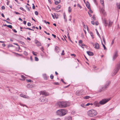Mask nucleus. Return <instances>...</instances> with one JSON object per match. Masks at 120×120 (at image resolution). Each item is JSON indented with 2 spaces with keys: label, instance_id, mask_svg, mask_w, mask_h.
<instances>
[{
  "label": "nucleus",
  "instance_id": "obj_51",
  "mask_svg": "<svg viewBox=\"0 0 120 120\" xmlns=\"http://www.w3.org/2000/svg\"><path fill=\"white\" fill-rule=\"evenodd\" d=\"M44 32L46 34L48 35H50V33H47V32L45 31H44Z\"/></svg>",
  "mask_w": 120,
  "mask_h": 120
},
{
  "label": "nucleus",
  "instance_id": "obj_16",
  "mask_svg": "<svg viewBox=\"0 0 120 120\" xmlns=\"http://www.w3.org/2000/svg\"><path fill=\"white\" fill-rule=\"evenodd\" d=\"M112 22L110 20H109V23L108 24L109 26H111L112 24Z\"/></svg>",
  "mask_w": 120,
  "mask_h": 120
},
{
  "label": "nucleus",
  "instance_id": "obj_5",
  "mask_svg": "<svg viewBox=\"0 0 120 120\" xmlns=\"http://www.w3.org/2000/svg\"><path fill=\"white\" fill-rule=\"evenodd\" d=\"M100 1L101 4L103 6V7L101 9V10L100 11V13H101L104 16H105L106 15V14L105 11V10L104 9V5L103 0H100Z\"/></svg>",
  "mask_w": 120,
  "mask_h": 120
},
{
  "label": "nucleus",
  "instance_id": "obj_36",
  "mask_svg": "<svg viewBox=\"0 0 120 120\" xmlns=\"http://www.w3.org/2000/svg\"><path fill=\"white\" fill-rule=\"evenodd\" d=\"M81 106L82 107H83L84 108H85V107L84 106L85 105L84 103L82 104H81Z\"/></svg>",
  "mask_w": 120,
  "mask_h": 120
},
{
  "label": "nucleus",
  "instance_id": "obj_23",
  "mask_svg": "<svg viewBox=\"0 0 120 120\" xmlns=\"http://www.w3.org/2000/svg\"><path fill=\"white\" fill-rule=\"evenodd\" d=\"M90 97L89 96H87L84 97H83V98L85 99H88Z\"/></svg>",
  "mask_w": 120,
  "mask_h": 120
},
{
  "label": "nucleus",
  "instance_id": "obj_46",
  "mask_svg": "<svg viewBox=\"0 0 120 120\" xmlns=\"http://www.w3.org/2000/svg\"><path fill=\"white\" fill-rule=\"evenodd\" d=\"M64 50H63L62 51V53H61V55H64L65 54V53L64 52Z\"/></svg>",
  "mask_w": 120,
  "mask_h": 120
},
{
  "label": "nucleus",
  "instance_id": "obj_28",
  "mask_svg": "<svg viewBox=\"0 0 120 120\" xmlns=\"http://www.w3.org/2000/svg\"><path fill=\"white\" fill-rule=\"evenodd\" d=\"M95 30L96 31V33H97V35L99 36V37H100V35L99 34V33L98 32L97 30V29H95Z\"/></svg>",
  "mask_w": 120,
  "mask_h": 120
},
{
  "label": "nucleus",
  "instance_id": "obj_11",
  "mask_svg": "<svg viewBox=\"0 0 120 120\" xmlns=\"http://www.w3.org/2000/svg\"><path fill=\"white\" fill-rule=\"evenodd\" d=\"M34 42L35 44H37V46H40L41 45V43L38 40H35Z\"/></svg>",
  "mask_w": 120,
  "mask_h": 120
},
{
  "label": "nucleus",
  "instance_id": "obj_19",
  "mask_svg": "<svg viewBox=\"0 0 120 120\" xmlns=\"http://www.w3.org/2000/svg\"><path fill=\"white\" fill-rule=\"evenodd\" d=\"M65 120H72L71 117V116H69L66 118Z\"/></svg>",
  "mask_w": 120,
  "mask_h": 120
},
{
  "label": "nucleus",
  "instance_id": "obj_31",
  "mask_svg": "<svg viewBox=\"0 0 120 120\" xmlns=\"http://www.w3.org/2000/svg\"><path fill=\"white\" fill-rule=\"evenodd\" d=\"M36 53V52H35L33 51H32V53L33 54V55H34V56H37V54H35V53Z\"/></svg>",
  "mask_w": 120,
  "mask_h": 120
},
{
  "label": "nucleus",
  "instance_id": "obj_33",
  "mask_svg": "<svg viewBox=\"0 0 120 120\" xmlns=\"http://www.w3.org/2000/svg\"><path fill=\"white\" fill-rule=\"evenodd\" d=\"M24 54L25 55H28V53L26 51H24Z\"/></svg>",
  "mask_w": 120,
  "mask_h": 120
},
{
  "label": "nucleus",
  "instance_id": "obj_49",
  "mask_svg": "<svg viewBox=\"0 0 120 120\" xmlns=\"http://www.w3.org/2000/svg\"><path fill=\"white\" fill-rule=\"evenodd\" d=\"M77 6L79 7L81 9L82 8V7L79 4H77Z\"/></svg>",
  "mask_w": 120,
  "mask_h": 120
},
{
  "label": "nucleus",
  "instance_id": "obj_55",
  "mask_svg": "<svg viewBox=\"0 0 120 120\" xmlns=\"http://www.w3.org/2000/svg\"><path fill=\"white\" fill-rule=\"evenodd\" d=\"M98 22L97 21H96L95 22V24L96 25H98Z\"/></svg>",
  "mask_w": 120,
  "mask_h": 120
},
{
  "label": "nucleus",
  "instance_id": "obj_53",
  "mask_svg": "<svg viewBox=\"0 0 120 120\" xmlns=\"http://www.w3.org/2000/svg\"><path fill=\"white\" fill-rule=\"evenodd\" d=\"M82 43V40H80L79 41V44H81Z\"/></svg>",
  "mask_w": 120,
  "mask_h": 120
},
{
  "label": "nucleus",
  "instance_id": "obj_50",
  "mask_svg": "<svg viewBox=\"0 0 120 120\" xmlns=\"http://www.w3.org/2000/svg\"><path fill=\"white\" fill-rule=\"evenodd\" d=\"M54 84L56 85H58L59 84V83L58 82H55L54 83Z\"/></svg>",
  "mask_w": 120,
  "mask_h": 120
},
{
  "label": "nucleus",
  "instance_id": "obj_48",
  "mask_svg": "<svg viewBox=\"0 0 120 120\" xmlns=\"http://www.w3.org/2000/svg\"><path fill=\"white\" fill-rule=\"evenodd\" d=\"M102 40H103L104 42V43L105 44V39L104 37H103V38Z\"/></svg>",
  "mask_w": 120,
  "mask_h": 120
},
{
  "label": "nucleus",
  "instance_id": "obj_8",
  "mask_svg": "<svg viewBox=\"0 0 120 120\" xmlns=\"http://www.w3.org/2000/svg\"><path fill=\"white\" fill-rule=\"evenodd\" d=\"M40 94L43 95L45 96H48L49 95V93L45 90L41 91L40 92Z\"/></svg>",
  "mask_w": 120,
  "mask_h": 120
},
{
  "label": "nucleus",
  "instance_id": "obj_10",
  "mask_svg": "<svg viewBox=\"0 0 120 120\" xmlns=\"http://www.w3.org/2000/svg\"><path fill=\"white\" fill-rule=\"evenodd\" d=\"M118 56V51L117 50H116L115 51L113 55V56L112 57V60H114L116 59Z\"/></svg>",
  "mask_w": 120,
  "mask_h": 120
},
{
  "label": "nucleus",
  "instance_id": "obj_7",
  "mask_svg": "<svg viewBox=\"0 0 120 120\" xmlns=\"http://www.w3.org/2000/svg\"><path fill=\"white\" fill-rule=\"evenodd\" d=\"M110 100V98L103 99L99 102V104L100 105H103L106 103L108 101Z\"/></svg>",
  "mask_w": 120,
  "mask_h": 120
},
{
  "label": "nucleus",
  "instance_id": "obj_15",
  "mask_svg": "<svg viewBox=\"0 0 120 120\" xmlns=\"http://www.w3.org/2000/svg\"><path fill=\"white\" fill-rule=\"evenodd\" d=\"M86 6L87 8L89 9H90V7L89 2L87 1L86 2Z\"/></svg>",
  "mask_w": 120,
  "mask_h": 120
},
{
  "label": "nucleus",
  "instance_id": "obj_47",
  "mask_svg": "<svg viewBox=\"0 0 120 120\" xmlns=\"http://www.w3.org/2000/svg\"><path fill=\"white\" fill-rule=\"evenodd\" d=\"M5 8L4 6H2L1 7V9L2 10H4L5 9Z\"/></svg>",
  "mask_w": 120,
  "mask_h": 120
},
{
  "label": "nucleus",
  "instance_id": "obj_18",
  "mask_svg": "<svg viewBox=\"0 0 120 120\" xmlns=\"http://www.w3.org/2000/svg\"><path fill=\"white\" fill-rule=\"evenodd\" d=\"M55 50L57 52H59V48L57 46H56L55 48Z\"/></svg>",
  "mask_w": 120,
  "mask_h": 120
},
{
  "label": "nucleus",
  "instance_id": "obj_41",
  "mask_svg": "<svg viewBox=\"0 0 120 120\" xmlns=\"http://www.w3.org/2000/svg\"><path fill=\"white\" fill-rule=\"evenodd\" d=\"M68 38L69 40H70V41L71 43H73V42L71 40L70 37H68Z\"/></svg>",
  "mask_w": 120,
  "mask_h": 120
},
{
  "label": "nucleus",
  "instance_id": "obj_26",
  "mask_svg": "<svg viewBox=\"0 0 120 120\" xmlns=\"http://www.w3.org/2000/svg\"><path fill=\"white\" fill-rule=\"evenodd\" d=\"M19 43L22 44L23 45H24L25 44V43L24 42H22V41H19Z\"/></svg>",
  "mask_w": 120,
  "mask_h": 120
},
{
  "label": "nucleus",
  "instance_id": "obj_37",
  "mask_svg": "<svg viewBox=\"0 0 120 120\" xmlns=\"http://www.w3.org/2000/svg\"><path fill=\"white\" fill-rule=\"evenodd\" d=\"M3 21L6 22H7L9 24H11V22H8L7 20H3Z\"/></svg>",
  "mask_w": 120,
  "mask_h": 120
},
{
  "label": "nucleus",
  "instance_id": "obj_25",
  "mask_svg": "<svg viewBox=\"0 0 120 120\" xmlns=\"http://www.w3.org/2000/svg\"><path fill=\"white\" fill-rule=\"evenodd\" d=\"M104 23L105 25V26H106L108 24V22H107V21L105 20V19L104 20Z\"/></svg>",
  "mask_w": 120,
  "mask_h": 120
},
{
  "label": "nucleus",
  "instance_id": "obj_60",
  "mask_svg": "<svg viewBox=\"0 0 120 120\" xmlns=\"http://www.w3.org/2000/svg\"><path fill=\"white\" fill-rule=\"evenodd\" d=\"M30 60L31 61H33V59H32V56H30Z\"/></svg>",
  "mask_w": 120,
  "mask_h": 120
},
{
  "label": "nucleus",
  "instance_id": "obj_35",
  "mask_svg": "<svg viewBox=\"0 0 120 120\" xmlns=\"http://www.w3.org/2000/svg\"><path fill=\"white\" fill-rule=\"evenodd\" d=\"M21 77L23 79V80H25V78H26V77L24 76V75H21Z\"/></svg>",
  "mask_w": 120,
  "mask_h": 120
},
{
  "label": "nucleus",
  "instance_id": "obj_21",
  "mask_svg": "<svg viewBox=\"0 0 120 120\" xmlns=\"http://www.w3.org/2000/svg\"><path fill=\"white\" fill-rule=\"evenodd\" d=\"M101 44H102V45L104 48V49L105 50H107V49L106 48V47H105V45L103 44L102 41H101Z\"/></svg>",
  "mask_w": 120,
  "mask_h": 120
},
{
  "label": "nucleus",
  "instance_id": "obj_59",
  "mask_svg": "<svg viewBox=\"0 0 120 120\" xmlns=\"http://www.w3.org/2000/svg\"><path fill=\"white\" fill-rule=\"evenodd\" d=\"M93 0L94 1V3H95V4H96L97 5V3L96 2V0Z\"/></svg>",
  "mask_w": 120,
  "mask_h": 120
},
{
  "label": "nucleus",
  "instance_id": "obj_2",
  "mask_svg": "<svg viewBox=\"0 0 120 120\" xmlns=\"http://www.w3.org/2000/svg\"><path fill=\"white\" fill-rule=\"evenodd\" d=\"M97 114V111L93 109L90 110L87 112L88 115L90 117L95 116Z\"/></svg>",
  "mask_w": 120,
  "mask_h": 120
},
{
  "label": "nucleus",
  "instance_id": "obj_3",
  "mask_svg": "<svg viewBox=\"0 0 120 120\" xmlns=\"http://www.w3.org/2000/svg\"><path fill=\"white\" fill-rule=\"evenodd\" d=\"M58 104L60 107L64 108L69 106L70 104L68 102L62 101L59 102Z\"/></svg>",
  "mask_w": 120,
  "mask_h": 120
},
{
  "label": "nucleus",
  "instance_id": "obj_29",
  "mask_svg": "<svg viewBox=\"0 0 120 120\" xmlns=\"http://www.w3.org/2000/svg\"><path fill=\"white\" fill-rule=\"evenodd\" d=\"M35 60L36 61H38L39 60L38 58L36 57H35Z\"/></svg>",
  "mask_w": 120,
  "mask_h": 120
},
{
  "label": "nucleus",
  "instance_id": "obj_57",
  "mask_svg": "<svg viewBox=\"0 0 120 120\" xmlns=\"http://www.w3.org/2000/svg\"><path fill=\"white\" fill-rule=\"evenodd\" d=\"M91 22L92 24L94 25V22L93 21H91Z\"/></svg>",
  "mask_w": 120,
  "mask_h": 120
},
{
  "label": "nucleus",
  "instance_id": "obj_42",
  "mask_svg": "<svg viewBox=\"0 0 120 120\" xmlns=\"http://www.w3.org/2000/svg\"><path fill=\"white\" fill-rule=\"evenodd\" d=\"M92 18H93L94 20H96L95 18L94 17V15L92 16Z\"/></svg>",
  "mask_w": 120,
  "mask_h": 120
},
{
  "label": "nucleus",
  "instance_id": "obj_27",
  "mask_svg": "<svg viewBox=\"0 0 120 120\" xmlns=\"http://www.w3.org/2000/svg\"><path fill=\"white\" fill-rule=\"evenodd\" d=\"M19 8L20 10H22L23 11L25 12L26 11L25 9H24L22 7H20V8Z\"/></svg>",
  "mask_w": 120,
  "mask_h": 120
},
{
  "label": "nucleus",
  "instance_id": "obj_40",
  "mask_svg": "<svg viewBox=\"0 0 120 120\" xmlns=\"http://www.w3.org/2000/svg\"><path fill=\"white\" fill-rule=\"evenodd\" d=\"M25 7L28 10V11H30V9H29V8L27 7V5H26L25 6Z\"/></svg>",
  "mask_w": 120,
  "mask_h": 120
},
{
  "label": "nucleus",
  "instance_id": "obj_56",
  "mask_svg": "<svg viewBox=\"0 0 120 120\" xmlns=\"http://www.w3.org/2000/svg\"><path fill=\"white\" fill-rule=\"evenodd\" d=\"M52 10H54V11L56 10V8H52Z\"/></svg>",
  "mask_w": 120,
  "mask_h": 120
},
{
  "label": "nucleus",
  "instance_id": "obj_20",
  "mask_svg": "<svg viewBox=\"0 0 120 120\" xmlns=\"http://www.w3.org/2000/svg\"><path fill=\"white\" fill-rule=\"evenodd\" d=\"M43 77L45 79L47 80V77L46 75V74H45L43 75Z\"/></svg>",
  "mask_w": 120,
  "mask_h": 120
},
{
  "label": "nucleus",
  "instance_id": "obj_17",
  "mask_svg": "<svg viewBox=\"0 0 120 120\" xmlns=\"http://www.w3.org/2000/svg\"><path fill=\"white\" fill-rule=\"evenodd\" d=\"M61 7L60 5H57L56 7V10H58L61 8Z\"/></svg>",
  "mask_w": 120,
  "mask_h": 120
},
{
  "label": "nucleus",
  "instance_id": "obj_62",
  "mask_svg": "<svg viewBox=\"0 0 120 120\" xmlns=\"http://www.w3.org/2000/svg\"><path fill=\"white\" fill-rule=\"evenodd\" d=\"M90 103H87L86 104V105H85V106H89L90 105Z\"/></svg>",
  "mask_w": 120,
  "mask_h": 120
},
{
  "label": "nucleus",
  "instance_id": "obj_63",
  "mask_svg": "<svg viewBox=\"0 0 120 120\" xmlns=\"http://www.w3.org/2000/svg\"><path fill=\"white\" fill-rule=\"evenodd\" d=\"M52 35L53 36L54 38H56V36L54 34H52Z\"/></svg>",
  "mask_w": 120,
  "mask_h": 120
},
{
  "label": "nucleus",
  "instance_id": "obj_61",
  "mask_svg": "<svg viewBox=\"0 0 120 120\" xmlns=\"http://www.w3.org/2000/svg\"><path fill=\"white\" fill-rule=\"evenodd\" d=\"M61 81H62L64 83V84H66V83L63 80V79H61Z\"/></svg>",
  "mask_w": 120,
  "mask_h": 120
},
{
  "label": "nucleus",
  "instance_id": "obj_13",
  "mask_svg": "<svg viewBox=\"0 0 120 120\" xmlns=\"http://www.w3.org/2000/svg\"><path fill=\"white\" fill-rule=\"evenodd\" d=\"M95 48L97 49H99V45L98 43H96L95 44Z\"/></svg>",
  "mask_w": 120,
  "mask_h": 120
},
{
  "label": "nucleus",
  "instance_id": "obj_14",
  "mask_svg": "<svg viewBox=\"0 0 120 120\" xmlns=\"http://www.w3.org/2000/svg\"><path fill=\"white\" fill-rule=\"evenodd\" d=\"M76 95L79 96L82 95V93L80 91L77 90L76 93Z\"/></svg>",
  "mask_w": 120,
  "mask_h": 120
},
{
  "label": "nucleus",
  "instance_id": "obj_22",
  "mask_svg": "<svg viewBox=\"0 0 120 120\" xmlns=\"http://www.w3.org/2000/svg\"><path fill=\"white\" fill-rule=\"evenodd\" d=\"M94 104L96 106H99V103L97 102H95L94 103Z\"/></svg>",
  "mask_w": 120,
  "mask_h": 120
},
{
  "label": "nucleus",
  "instance_id": "obj_39",
  "mask_svg": "<svg viewBox=\"0 0 120 120\" xmlns=\"http://www.w3.org/2000/svg\"><path fill=\"white\" fill-rule=\"evenodd\" d=\"M55 1V4L56 5H57L59 3H59V2H57V1Z\"/></svg>",
  "mask_w": 120,
  "mask_h": 120
},
{
  "label": "nucleus",
  "instance_id": "obj_34",
  "mask_svg": "<svg viewBox=\"0 0 120 120\" xmlns=\"http://www.w3.org/2000/svg\"><path fill=\"white\" fill-rule=\"evenodd\" d=\"M26 81L27 82H32V80H31L30 79H27L26 80Z\"/></svg>",
  "mask_w": 120,
  "mask_h": 120
},
{
  "label": "nucleus",
  "instance_id": "obj_9",
  "mask_svg": "<svg viewBox=\"0 0 120 120\" xmlns=\"http://www.w3.org/2000/svg\"><path fill=\"white\" fill-rule=\"evenodd\" d=\"M39 100L42 102H45L48 101V99L44 97H41L39 98Z\"/></svg>",
  "mask_w": 120,
  "mask_h": 120
},
{
  "label": "nucleus",
  "instance_id": "obj_4",
  "mask_svg": "<svg viewBox=\"0 0 120 120\" xmlns=\"http://www.w3.org/2000/svg\"><path fill=\"white\" fill-rule=\"evenodd\" d=\"M110 81H108L107 82L105 86H102L101 88L99 90H98L99 92H100L102 91L105 90V89L108 86H109L110 84Z\"/></svg>",
  "mask_w": 120,
  "mask_h": 120
},
{
  "label": "nucleus",
  "instance_id": "obj_44",
  "mask_svg": "<svg viewBox=\"0 0 120 120\" xmlns=\"http://www.w3.org/2000/svg\"><path fill=\"white\" fill-rule=\"evenodd\" d=\"M35 15H38V12L37 11H35Z\"/></svg>",
  "mask_w": 120,
  "mask_h": 120
},
{
  "label": "nucleus",
  "instance_id": "obj_64",
  "mask_svg": "<svg viewBox=\"0 0 120 120\" xmlns=\"http://www.w3.org/2000/svg\"><path fill=\"white\" fill-rule=\"evenodd\" d=\"M23 23L24 24L26 25V22L25 21H24L23 22Z\"/></svg>",
  "mask_w": 120,
  "mask_h": 120
},
{
  "label": "nucleus",
  "instance_id": "obj_1",
  "mask_svg": "<svg viewBox=\"0 0 120 120\" xmlns=\"http://www.w3.org/2000/svg\"><path fill=\"white\" fill-rule=\"evenodd\" d=\"M67 111L65 109H60L58 110L56 112L57 115L60 116H64L66 114Z\"/></svg>",
  "mask_w": 120,
  "mask_h": 120
},
{
  "label": "nucleus",
  "instance_id": "obj_54",
  "mask_svg": "<svg viewBox=\"0 0 120 120\" xmlns=\"http://www.w3.org/2000/svg\"><path fill=\"white\" fill-rule=\"evenodd\" d=\"M12 30L15 33H16L17 32V31L15 29H13Z\"/></svg>",
  "mask_w": 120,
  "mask_h": 120
},
{
  "label": "nucleus",
  "instance_id": "obj_43",
  "mask_svg": "<svg viewBox=\"0 0 120 120\" xmlns=\"http://www.w3.org/2000/svg\"><path fill=\"white\" fill-rule=\"evenodd\" d=\"M27 25L29 26H30L31 25V24L30 22H28L27 23Z\"/></svg>",
  "mask_w": 120,
  "mask_h": 120
},
{
  "label": "nucleus",
  "instance_id": "obj_32",
  "mask_svg": "<svg viewBox=\"0 0 120 120\" xmlns=\"http://www.w3.org/2000/svg\"><path fill=\"white\" fill-rule=\"evenodd\" d=\"M50 78L51 79H52L53 78H54V76L52 74H51V75L50 76Z\"/></svg>",
  "mask_w": 120,
  "mask_h": 120
},
{
  "label": "nucleus",
  "instance_id": "obj_30",
  "mask_svg": "<svg viewBox=\"0 0 120 120\" xmlns=\"http://www.w3.org/2000/svg\"><path fill=\"white\" fill-rule=\"evenodd\" d=\"M7 26L8 27L11 29H12V26L11 25H8V26Z\"/></svg>",
  "mask_w": 120,
  "mask_h": 120
},
{
  "label": "nucleus",
  "instance_id": "obj_45",
  "mask_svg": "<svg viewBox=\"0 0 120 120\" xmlns=\"http://www.w3.org/2000/svg\"><path fill=\"white\" fill-rule=\"evenodd\" d=\"M68 11L69 12H71V10L70 9V7H69L68 8Z\"/></svg>",
  "mask_w": 120,
  "mask_h": 120
},
{
  "label": "nucleus",
  "instance_id": "obj_6",
  "mask_svg": "<svg viewBox=\"0 0 120 120\" xmlns=\"http://www.w3.org/2000/svg\"><path fill=\"white\" fill-rule=\"evenodd\" d=\"M120 68V61L119 63L116 66V68H115L113 74L112 75L113 76H114L116 73L118 72Z\"/></svg>",
  "mask_w": 120,
  "mask_h": 120
},
{
  "label": "nucleus",
  "instance_id": "obj_38",
  "mask_svg": "<svg viewBox=\"0 0 120 120\" xmlns=\"http://www.w3.org/2000/svg\"><path fill=\"white\" fill-rule=\"evenodd\" d=\"M85 46V45L84 44H82L81 45V47L83 48L84 47V46Z\"/></svg>",
  "mask_w": 120,
  "mask_h": 120
},
{
  "label": "nucleus",
  "instance_id": "obj_52",
  "mask_svg": "<svg viewBox=\"0 0 120 120\" xmlns=\"http://www.w3.org/2000/svg\"><path fill=\"white\" fill-rule=\"evenodd\" d=\"M14 12L16 14H17V15H20V13H19L18 12H17L16 11H15Z\"/></svg>",
  "mask_w": 120,
  "mask_h": 120
},
{
  "label": "nucleus",
  "instance_id": "obj_24",
  "mask_svg": "<svg viewBox=\"0 0 120 120\" xmlns=\"http://www.w3.org/2000/svg\"><path fill=\"white\" fill-rule=\"evenodd\" d=\"M90 33L92 38L93 39L94 38V37H93V34L92 32H91L90 31Z\"/></svg>",
  "mask_w": 120,
  "mask_h": 120
},
{
  "label": "nucleus",
  "instance_id": "obj_58",
  "mask_svg": "<svg viewBox=\"0 0 120 120\" xmlns=\"http://www.w3.org/2000/svg\"><path fill=\"white\" fill-rule=\"evenodd\" d=\"M27 97H28L26 96V95H23V97L24 98H28Z\"/></svg>",
  "mask_w": 120,
  "mask_h": 120
},
{
  "label": "nucleus",
  "instance_id": "obj_12",
  "mask_svg": "<svg viewBox=\"0 0 120 120\" xmlns=\"http://www.w3.org/2000/svg\"><path fill=\"white\" fill-rule=\"evenodd\" d=\"M86 52L87 54L89 56H93L94 55L93 53L90 51H87Z\"/></svg>",
  "mask_w": 120,
  "mask_h": 120
}]
</instances>
